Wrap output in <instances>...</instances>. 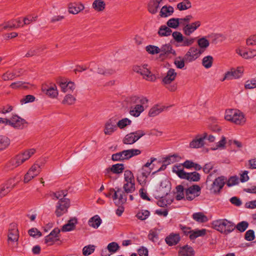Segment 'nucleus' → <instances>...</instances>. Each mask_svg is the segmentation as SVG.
Segmentation results:
<instances>
[{"instance_id":"nucleus-63","label":"nucleus","mask_w":256,"mask_h":256,"mask_svg":"<svg viewBox=\"0 0 256 256\" xmlns=\"http://www.w3.org/2000/svg\"><path fill=\"white\" fill-rule=\"evenodd\" d=\"M246 44L248 46H256V34L250 36L246 40Z\"/></svg>"},{"instance_id":"nucleus-28","label":"nucleus","mask_w":256,"mask_h":256,"mask_svg":"<svg viewBox=\"0 0 256 256\" xmlns=\"http://www.w3.org/2000/svg\"><path fill=\"white\" fill-rule=\"evenodd\" d=\"M84 8V6L81 4H72L69 5L68 12L73 14H76L83 10Z\"/></svg>"},{"instance_id":"nucleus-10","label":"nucleus","mask_w":256,"mask_h":256,"mask_svg":"<svg viewBox=\"0 0 256 256\" xmlns=\"http://www.w3.org/2000/svg\"><path fill=\"white\" fill-rule=\"evenodd\" d=\"M144 135L145 132L142 130L130 132L125 136L122 142L125 144H132Z\"/></svg>"},{"instance_id":"nucleus-15","label":"nucleus","mask_w":256,"mask_h":256,"mask_svg":"<svg viewBox=\"0 0 256 256\" xmlns=\"http://www.w3.org/2000/svg\"><path fill=\"white\" fill-rule=\"evenodd\" d=\"M26 124V120L16 114L12 115L8 119V125L16 129H23Z\"/></svg>"},{"instance_id":"nucleus-59","label":"nucleus","mask_w":256,"mask_h":256,"mask_svg":"<svg viewBox=\"0 0 256 256\" xmlns=\"http://www.w3.org/2000/svg\"><path fill=\"white\" fill-rule=\"evenodd\" d=\"M248 226V223L246 221H242L238 222L235 226V229L236 228L240 232H244Z\"/></svg>"},{"instance_id":"nucleus-64","label":"nucleus","mask_w":256,"mask_h":256,"mask_svg":"<svg viewBox=\"0 0 256 256\" xmlns=\"http://www.w3.org/2000/svg\"><path fill=\"white\" fill-rule=\"evenodd\" d=\"M244 87L246 89H253L256 88V79H252L246 81Z\"/></svg>"},{"instance_id":"nucleus-54","label":"nucleus","mask_w":256,"mask_h":256,"mask_svg":"<svg viewBox=\"0 0 256 256\" xmlns=\"http://www.w3.org/2000/svg\"><path fill=\"white\" fill-rule=\"evenodd\" d=\"M213 62V58L210 56H204L202 60V66L206 68L212 67Z\"/></svg>"},{"instance_id":"nucleus-20","label":"nucleus","mask_w":256,"mask_h":256,"mask_svg":"<svg viewBox=\"0 0 256 256\" xmlns=\"http://www.w3.org/2000/svg\"><path fill=\"white\" fill-rule=\"evenodd\" d=\"M118 127L115 119L110 118L104 124V132L106 135H112L116 132Z\"/></svg>"},{"instance_id":"nucleus-22","label":"nucleus","mask_w":256,"mask_h":256,"mask_svg":"<svg viewBox=\"0 0 256 256\" xmlns=\"http://www.w3.org/2000/svg\"><path fill=\"white\" fill-rule=\"evenodd\" d=\"M163 4L164 0H150L148 4V10L150 13L155 14Z\"/></svg>"},{"instance_id":"nucleus-40","label":"nucleus","mask_w":256,"mask_h":256,"mask_svg":"<svg viewBox=\"0 0 256 256\" xmlns=\"http://www.w3.org/2000/svg\"><path fill=\"white\" fill-rule=\"evenodd\" d=\"M123 189L126 193H132L136 190L135 182H124Z\"/></svg>"},{"instance_id":"nucleus-30","label":"nucleus","mask_w":256,"mask_h":256,"mask_svg":"<svg viewBox=\"0 0 256 256\" xmlns=\"http://www.w3.org/2000/svg\"><path fill=\"white\" fill-rule=\"evenodd\" d=\"M231 79H237L242 76L244 73L242 67H238L236 69H232L228 71Z\"/></svg>"},{"instance_id":"nucleus-55","label":"nucleus","mask_w":256,"mask_h":256,"mask_svg":"<svg viewBox=\"0 0 256 256\" xmlns=\"http://www.w3.org/2000/svg\"><path fill=\"white\" fill-rule=\"evenodd\" d=\"M195 40V38H188L184 37L183 40L180 42L181 44H179V46H189L193 44Z\"/></svg>"},{"instance_id":"nucleus-52","label":"nucleus","mask_w":256,"mask_h":256,"mask_svg":"<svg viewBox=\"0 0 256 256\" xmlns=\"http://www.w3.org/2000/svg\"><path fill=\"white\" fill-rule=\"evenodd\" d=\"M10 144V139L2 136H0V150L6 149Z\"/></svg>"},{"instance_id":"nucleus-11","label":"nucleus","mask_w":256,"mask_h":256,"mask_svg":"<svg viewBox=\"0 0 256 256\" xmlns=\"http://www.w3.org/2000/svg\"><path fill=\"white\" fill-rule=\"evenodd\" d=\"M202 50L196 46H191L184 56V58L187 62H192L197 60L202 54Z\"/></svg>"},{"instance_id":"nucleus-51","label":"nucleus","mask_w":256,"mask_h":256,"mask_svg":"<svg viewBox=\"0 0 256 256\" xmlns=\"http://www.w3.org/2000/svg\"><path fill=\"white\" fill-rule=\"evenodd\" d=\"M159 231L156 229L151 230L148 234L149 240L152 242H156L158 240Z\"/></svg>"},{"instance_id":"nucleus-44","label":"nucleus","mask_w":256,"mask_h":256,"mask_svg":"<svg viewBox=\"0 0 256 256\" xmlns=\"http://www.w3.org/2000/svg\"><path fill=\"white\" fill-rule=\"evenodd\" d=\"M172 30L166 26H162L158 31V34L160 36H170L172 33Z\"/></svg>"},{"instance_id":"nucleus-60","label":"nucleus","mask_w":256,"mask_h":256,"mask_svg":"<svg viewBox=\"0 0 256 256\" xmlns=\"http://www.w3.org/2000/svg\"><path fill=\"white\" fill-rule=\"evenodd\" d=\"M76 100V98L72 94L66 95L62 101L64 104L71 105L75 103Z\"/></svg>"},{"instance_id":"nucleus-37","label":"nucleus","mask_w":256,"mask_h":256,"mask_svg":"<svg viewBox=\"0 0 256 256\" xmlns=\"http://www.w3.org/2000/svg\"><path fill=\"white\" fill-rule=\"evenodd\" d=\"M206 230L205 229L195 230L190 232V238L191 240H194L196 238L205 235Z\"/></svg>"},{"instance_id":"nucleus-8","label":"nucleus","mask_w":256,"mask_h":256,"mask_svg":"<svg viewBox=\"0 0 256 256\" xmlns=\"http://www.w3.org/2000/svg\"><path fill=\"white\" fill-rule=\"evenodd\" d=\"M56 197L59 199L56 210V214L57 216H60L65 214L69 208L70 205V201L69 199L64 198H60V194L59 192L55 194Z\"/></svg>"},{"instance_id":"nucleus-5","label":"nucleus","mask_w":256,"mask_h":256,"mask_svg":"<svg viewBox=\"0 0 256 256\" xmlns=\"http://www.w3.org/2000/svg\"><path fill=\"white\" fill-rule=\"evenodd\" d=\"M224 118L236 124L242 125L246 121L244 114L239 110L229 109L226 110Z\"/></svg>"},{"instance_id":"nucleus-6","label":"nucleus","mask_w":256,"mask_h":256,"mask_svg":"<svg viewBox=\"0 0 256 256\" xmlns=\"http://www.w3.org/2000/svg\"><path fill=\"white\" fill-rule=\"evenodd\" d=\"M181 165L174 166L172 171L176 174L180 178L186 179L191 182H198L200 178L199 173L194 172H186L182 168Z\"/></svg>"},{"instance_id":"nucleus-61","label":"nucleus","mask_w":256,"mask_h":256,"mask_svg":"<svg viewBox=\"0 0 256 256\" xmlns=\"http://www.w3.org/2000/svg\"><path fill=\"white\" fill-rule=\"evenodd\" d=\"M108 250L112 254L115 253L119 249L120 246L116 242H112L108 244Z\"/></svg>"},{"instance_id":"nucleus-7","label":"nucleus","mask_w":256,"mask_h":256,"mask_svg":"<svg viewBox=\"0 0 256 256\" xmlns=\"http://www.w3.org/2000/svg\"><path fill=\"white\" fill-rule=\"evenodd\" d=\"M141 154V150L138 149H130L124 150L120 152L114 154L112 156L113 161H124Z\"/></svg>"},{"instance_id":"nucleus-62","label":"nucleus","mask_w":256,"mask_h":256,"mask_svg":"<svg viewBox=\"0 0 256 256\" xmlns=\"http://www.w3.org/2000/svg\"><path fill=\"white\" fill-rule=\"evenodd\" d=\"M19 76V74L16 72H7L2 75V79L4 80H12L16 76Z\"/></svg>"},{"instance_id":"nucleus-33","label":"nucleus","mask_w":256,"mask_h":256,"mask_svg":"<svg viewBox=\"0 0 256 256\" xmlns=\"http://www.w3.org/2000/svg\"><path fill=\"white\" fill-rule=\"evenodd\" d=\"M102 222V220L98 215H95L91 218L88 222V225L94 228H98Z\"/></svg>"},{"instance_id":"nucleus-14","label":"nucleus","mask_w":256,"mask_h":256,"mask_svg":"<svg viewBox=\"0 0 256 256\" xmlns=\"http://www.w3.org/2000/svg\"><path fill=\"white\" fill-rule=\"evenodd\" d=\"M110 192H114L112 196L114 203L116 206L122 205L126 200V198L124 192L120 188H112L110 190Z\"/></svg>"},{"instance_id":"nucleus-57","label":"nucleus","mask_w":256,"mask_h":256,"mask_svg":"<svg viewBox=\"0 0 256 256\" xmlns=\"http://www.w3.org/2000/svg\"><path fill=\"white\" fill-rule=\"evenodd\" d=\"M124 182H135L134 174L130 170H126L124 171Z\"/></svg>"},{"instance_id":"nucleus-19","label":"nucleus","mask_w":256,"mask_h":256,"mask_svg":"<svg viewBox=\"0 0 256 256\" xmlns=\"http://www.w3.org/2000/svg\"><path fill=\"white\" fill-rule=\"evenodd\" d=\"M60 232V229L58 228H54L48 235L45 237V243L48 246L53 244L59 240V234Z\"/></svg>"},{"instance_id":"nucleus-41","label":"nucleus","mask_w":256,"mask_h":256,"mask_svg":"<svg viewBox=\"0 0 256 256\" xmlns=\"http://www.w3.org/2000/svg\"><path fill=\"white\" fill-rule=\"evenodd\" d=\"M198 44L199 46V48L202 50H206L208 47L210 45V42L208 40L206 37H202L198 40Z\"/></svg>"},{"instance_id":"nucleus-2","label":"nucleus","mask_w":256,"mask_h":256,"mask_svg":"<svg viewBox=\"0 0 256 256\" xmlns=\"http://www.w3.org/2000/svg\"><path fill=\"white\" fill-rule=\"evenodd\" d=\"M36 152V150L31 148L26 150L19 153L12 158L8 164L10 169H13L22 164L30 158Z\"/></svg>"},{"instance_id":"nucleus-49","label":"nucleus","mask_w":256,"mask_h":256,"mask_svg":"<svg viewBox=\"0 0 256 256\" xmlns=\"http://www.w3.org/2000/svg\"><path fill=\"white\" fill-rule=\"evenodd\" d=\"M20 180V177L18 176H15L14 178H10L5 184L6 186L12 190Z\"/></svg>"},{"instance_id":"nucleus-32","label":"nucleus","mask_w":256,"mask_h":256,"mask_svg":"<svg viewBox=\"0 0 256 256\" xmlns=\"http://www.w3.org/2000/svg\"><path fill=\"white\" fill-rule=\"evenodd\" d=\"M178 255L179 256H193L194 250L191 246L186 245L180 248Z\"/></svg>"},{"instance_id":"nucleus-3","label":"nucleus","mask_w":256,"mask_h":256,"mask_svg":"<svg viewBox=\"0 0 256 256\" xmlns=\"http://www.w3.org/2000/svg\"><path fill=\"white\" fill-rule=\"evenodd\" d=\"M213 228L222 234H228L235 229L234 224L226 218L214 220L212 222Z\"/></svg>"},{"instance_id":"nucleus-21","label":"nucleus","mask_w":256,"mask_h":256,"mask_svg":"<svg viewBox=\"0 0 256 256\" xmlns=\"http://www.w3.org/2000/svg\"><path fill=\"white\" fill-rule=\"evenodd\" d=\"M177 76V72L175 70L172 68H169L166 73V74L162 79L163 84H170L174 82Z\"/></svg>"},{"instance_id":"nucleus-35","label":"nucleus","mask_w":256,"mask_h":256,"mask_svg":"<svg viewBox=\"0 0 256 256\" xmlns=\"http://www.w3.org/2000/svg\"><path fill=\"white\" fill-rule=\"evenodd\" d=\"M116 70V68H109L108 66L107 68L100 66L98 68L97 73L104 76H109L114 74Z\"/></svg>"},{"instance_id":"nucleus-12","label":"nucleus","mask_w":256,"mask_h":256,"mask_svg":"<svg viewBox=\"0 0 256 256\" xmlns=\"http://www.w3.org/2000/svg\"><path fill=\"white\" fill-rule=\"evenodd\" d=\"M170 191V184L168 180L165 178L162 180L157 186L156 195L159 198H162L167 195Z\"/></svg>"},{"instance_id":"nucleus-48","label":"nucleus","mask_w":256,"mask_h":256,"mask_svg":"<svg viewBox=\"0 0 256 256\" xmlns=\"http://www.w3.org/2000/svg\"><path fill=\"white\" fill-rule=\"evenodd\" d=\"M166 24L169 28L176 29L178 27L181 23L180 18H172L168 20Z\"/></svg>"},{"instance_id":"nucleus-27","label":"nucleus","mask_w":256,"mask_h":256,"mask_svg":"<svg viewBox=\"0 0 256 256\" xmlns=\"http://www.w3.org/2000/svg\"><path fill=\"white\" fill-rule=\"evenodd\" d=\"M146 66L147 65H144L142 68H140V72L146 80L152 82L156 80L155 76L151 73Z\"/></svg>"},{"instance_id":"nucleus-4","label":"nucleus","mask_w":256,"mask_h":256,"mask_svg":"<svg viewBox=\"0 0 256 256\" xmlns=\"http://www.w3.org/2000/svg\"><path fill=\"white\" fill-rule=\"evenodd\" d=\"M210 175L208 176L206 178V188L211 194H218L224 186L226 180L224 177L220 176L214 179L211 182L210 180Z\"/></svg>"},{"instance_id":"nucleus-58","label":"nucleus","mask_w":256,"mask_h":256,"mask_svg":"<svg viewBox=\"0 0 256 256\" xmlns=\"http://www.w3.org/2000/svg\"><path fill=\"white\" fill-rule=\"evenodd\" d=\"M150 214V212L149 211L142 210L137 213L136 216L138 219L144 220L148 218Z\"/></svg>"},{"instance_id":"nucleus-23","label":"nucleus","mask_w":256,"mask_h":256,"mask_svg":"<svg viewBox=\"0 0 256 256\" xmlns=\"http://www.w3.org/2000/svg\"><path fill=\"white\" fill-rule=\"evenodd\" d=\"M169 106H166L160 104L153 106L149 110L148 115L150 117H154L162 112L166 110Z\"/></svg>"},{"instance_id":"nucleus-45","label":"nucleus","mask_w":256,"mask_h":256,"mask_svg":"<svg viewBox=\"0 0 256 256\" xmlns=\"http://www.w3.org/2000/svg\"><path fill=\"white\" fill-rule=\"evenodd\" d=\"M160 52L161 54H174L175 51L172 49V46L170 44H164L160 48Z\"/></svg>"},{"instance_id":"nucleus-24","label":"nucleus","mask_w":256,"mask_h":256,"mask_svg":"<svg viewBox=\"0 0 256 256\" xmlns=\"http://www.w3.org/2000/svg\"><path fill=\"white\" fill-rule=\"evenodd\" d=\"M60 86L64 92H72L76 88L74 83L71 81H62L60 83Z\"/></svg>"},{"instance_id":"nucleus-56","label":"nucleus","mask_w":256,"mask_h":256,"mask_svg":"<svg viewBox=\"0 0 256 256\" xmlns=\"http://www.w3.org/2000/svg\"><path fill=\"white\" fill-rule=\"evenodd\" d=\"M124 170V164H117L112 166L110 170L114 174H120Z\"/></svg>"},{"instance_id":"nucleus-36","label":"nucleus","mask_w":256,"mask_h":256,"mask_svg":"<svg viewBox=\"0 0 256 256\" xmlns=\"http://www.w3.org/2000/svg\"><path fill=\"white\" fill-rule=\"evenodd\" d=\"M6 23L8 28H18L24 26L22 20L20 18L6 22Z\"/></svg>"},{"instance_id":"nucleus-42","label":"nucleus","mask_w":256,"mask_h":256,"mask_svg":"<svg viewBox=\"0 0 256 256\" xmlns=\"http://www.w3.org/2000/svg\"><path fill=\"white\" fill-rule=\"evenodd\" d=\"M191 6L192 4L189 0H183L182 2L177 4V8L180 11L188 10Z\"/></svg>"},{"instance_id":"nucleus-53","label":"nucleus","mask_w":256,"mask_h":256,"mask_svg":"<svg viewBox=\"0 0 256 256\" xmlns=\"http://www.w3.org/2000/svg\"><path fill=\"white\" fill-rule=\"evenodd\" d=\"M146 50L148 54L154 55L160 52V48L154 45H148L146 47Z\"/></svg>"},{"instance_id":"nucleus-39","label":"nucleus","mask_w":256,"mask_h":256,"mask_svg":"<svg viewBox=\"0 0 256 256\" xmlns=\"http://www.w3.org/2000/svg\"><path fill=\"white\" fill-rule=\"evenodd\" d=\"M138 182L143 187L146 186L150 182L149 176L139 174L137 177Z\"/></svg>"},{"instance_id":"nucleus-18","label":"nucleus","mask_w":256,"mask_h":256,"mask_svg":"<svg viewBox=\"0 0 256 256\" xmlns=\"http://www.w3.org/2000/svg\"><path fill=\"white\" fill-rule=\"evenodd\" d=\"M19 238V232L17 224L15 223H12L10 224L8 234V242H16L18 241Z\"/></svg>"},{"instance_id":"nucleus-26","label":"nucleus","mask_w":256,"mask_h":256,"mask_svg":"<svg viewBox=\"0 0 256 256\" xmlns=\"http://www.w3.org/2000/svg\"><path fill=\"white\" fill-rule=\"evenodd\" d=\"M42 92L47 96L51 98H56L58 96V92L57 87L55 84H53L47 88H42Z\"/></svg>"},{"instance_id":"nucleus-1","label":"nucleus","mask_w":256,"mask_h":256,"mask_svg":"<svg viewBox=\"0 0 256 256\" xmlns=\"http://www.w3.org/2000/svg\"><path fill=\"white\" fill-rule=\"evenodd\" d=\"M132 102L134 104L130 107L129 114L136 118L139 116L148 106V100L143 96H132Z\"/></svg>"},{"instance_id":"nucleus-25","label":"nucleus","mask_w":256,"mask_h":256,"mask_svg":"<svg viewBox=\"0 0 256 256\" xmlns=\"http://www.w3.org/2000/svg\"><path fill=\"white\" fill-rule=\"evenodd\" d=\"M78 223V220L76 218H73L70 219L67 222V224H64L60 231L62 232H70L74 230L76 228V226Z\"/></svg>"},{"instance_id":"nucleus-13","label":"nucleus","mask_w":256,"mask_h":256,"mask_svg":"<svg viewBox=\"0 0 256 256\" xmlns=\"http://www.w3.org/2000/svg\"><path fill=\"white\" fill-rule=\"evenodd\" d=\"M206 137L207 134L206 132L196 135L190 142L189 147L191 148H202L204 146V141Z\"/></svg>"},{"instance_id":"nucleus-38","label":"nucleus","mask_w":256,"mask_h":256,"mask_svg":"<svg viewBox=\"0 0 256 256\" xmlns=\"http://www.w3.org/2000/svg\"><path fill=\"white\" fill-rule=\"evenodd\" d=\"M192 217L194 220L198 222H204L208 220V217L201 212L193 214Z\"/></svg>"},{"instance_id":"nucleus-46","label":"nucleus","mask_w":256,"mask_h":256,"mask_svg":"<svg viewBox=\"0 0 256 256\" xmlns=\"http://www.w3.org/2000/svg\"><path fill=\"white\" fill-rule=\"evenodd\" d=\"M180 157L177 154L170 155L164 158L163 162L167 165H169L178 161Z\"/></svg>"},{"instance_id":"nucleus-9","label":"nucleus","mask_w":256,"mask_h":256,"mask_svg":"<svg viewBox=\"0 0 256 256\" xmlns=\"http://www.w3.org/2000/svg\"><path fill=\"white\" fill-rule=\"evenodd\" d=\"M44 164L42 163L34 164L28 170L24 176V183H28L32 180L37 176L40 173Z\"/></svg>"},{"instance_id":"nucleus-34","label":"nucleus","mask_w":256,"mask_h":256,"mask_svg":"<svg viewBox=\"0 0 256 256\" xmlns=\"http://www.w3.org/2000/svg\"><path fill=\"white\" fill-rule=\"evenodd\" d=\"M92 6L95 11L101 12L105 9L106 3L103 0H94L92 4Z\"/></svg>"},{"instance_id":"nucleus-50","label":"nucleus","mask_w":256,"mask_h":256,"mask_svg":"<svg viewBox=\"0 0 256 256\" xmlns=\"http://www.w3.org/2000/svg\"><path fill=\"white\" fill-rule=\"evenodd\" d=\"M96 248V246L94 244L84 246L82 248V254L84 256H90L94 252Z\"/></svg>"},{"instance_id":"nucleus-43","label":"nucleus","mask_w":256,"mask_h":256,"mask_svg":"<svg viewBox=\"0 0 256 256\" xmlns=\"http://www.w3.org/2000/svg\"><path fill=\"white\" fill-rule=\"evenodd\" d=\"M132 124V120L128 118H124L116 122L117 127L120 129H124L127 126H130Z\"/></svg>"},{"instance_id":"nucleus-17","label":"nucleus","mask_w":256,"mask_h":256,"mask_svg":"<svg viewBox=\"0 0 256 256\" xmlns=\"http://www.w3.org/2000/svg\"><path fill=\"white\" fill-rule=\"evenodd\" d=\"M201 26V22L200 20H196L190 24H184L182 28V32L186 36H190L198 28Z\"/></svg>"},{"instance_id":"nucleus-47","label":"nucleus","mask_w":256,"mask_h":256,"mask_svg":"<svg viewBox=\"0 0 256 256\" xmlns=\"http://www.w3.org/2000/svg\"><path fill=\"white\" fill-rule=\"evenodd\" d=\"M226 138L224 136H222L220 141L216 143L215 146L212 147L210 149L212 150H223L225 148Z\"/></svg>"},{"instance_id":"nucleus-16","label":"nucleus","mask_w":256,"mask_h":256,"mask_svg":"<svg viewBox=\"0 0 256 256\" xmlns=\"http://www.w3.org/2000/svg\"><path fill=\"white\" fill-rule=\"evenodd\" d=\"M200 187L197 184L188 187L185 190L186 198L188 200H194L200 194Z\"/></svg>"},{"instance_id":"nucleus-31","label":"nucleus","mask_w":256,"mask_h":256,"mask_svg":"<svg viewBox=\"0 0 256 256\" xmlns=\"http://www.w3.org/2000/svg\"><path fill=\"white\" fill-rule=\"evenodd\" d=\"M174 12L172 6H164L160 9V16L162 18H166L171 16Z\"/></svg>"},{"instance_id":"nucleus-29","label":"nucleus","mask_w":256,"mask_h":256,"mask_svg":"<svg viewBox=\"0 0 256 256\" xmlns=\"http://www.w3.org/2000/svg\"><path fill=\"white\" fill-rule=\"evenodd\" d=\"M180 240V236L177 234H171L166 237L165 241L168 246L176 244Z\"/></svg>"}]
</instances>
